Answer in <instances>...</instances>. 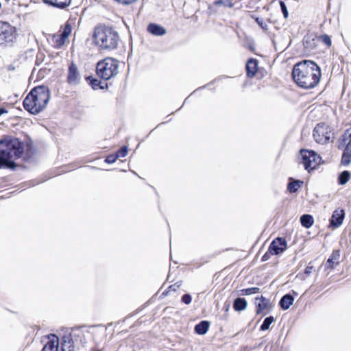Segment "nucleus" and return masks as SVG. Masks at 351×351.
<instances>
[{"mask_svg": "<svg viewBox=\"0 0 351 351\" xmlns=\"http://www.w3.org/2000/svg\"><path fill=\"white\" fill-rule=\"evenodd\" d=\"M287 47H280V50H281L282 51H283L285 49H287Z\"/></svg>", "mask_w": 351, "mask_h": 351, "instance_id": "41", "label": "nucleus"}, {"mask_svg": "<svg viewBox=\"0 0 351 351\" xmlns=\"http://www.w3.org/2000/svg\"><path fill=\"white\" fill-rule=\"evenodd\" d=\"M330 134L329 127L323 123H320L315 127L313 136L317 143L324 144L330 139Z\"/></svg>", "mask_w": 351, "mask_h": 351, "instance_id": "10", "label": "nucleus"}, {"mask_svg": "<svg viewBox=\"0 0 351 351\" xmlns=\"http://www.w3.org/2000/svg\"><path fill=\"white\" fill-rule=\"evenodd\" d=\"M242 295H250L252 294L258 293L261 292V289L259 287H251L243 289L241 290Z\"/></svg>", "mask_w": 351, "mask_h": 351, "instance_id": "28", "label": "nucleus"}, {"mask_svg": "<svg viewBox=\"0 0 351 351\" xmlns=\"http://www.w3.org/2000/svg\"><path fill=\"white\" fill-rule=\"evenodd\" d=\"M258 69V61L256 59H250L246 64V73L247 75L252 77L255 75Z\"/></svg>", "mask_w": 351, "mask_h": 351, "instance_id": "18", "label": "nucleus"}, {"mask_svg": "<svg viewBox=\"0 0 351 351\" xmlns=\"http://www.w3.org/2000/svg\"><path fill=\"white\" fill-rule=\"evenodd\" d=\"M72 32V27L69 23L61 26L59 32L52 36L51 41L56 48H61L67 40Z\"/></svg>", "mask_w": 351, "mask_h": 351, "instance_id": "9", "label": "nucleus"}, {"mask_svg": "<svg viewBox=\"0 0 351 351\" xmlns=\"http://www.w3.org/2000/svg\"><path fill=\"white\" fill-rule=\"evenodd\" d=\"M117 160V156H116V154H110L106 158L105 162L108 164H112L114 163Z\"/></svg>", "mask_w": 351, "mask_h": 351, "instance_id": "34", "label": "nucleus"}, {"mask_svg": "<svg viewBox=\"0 0 351 351\" xmlns=\"http://www.w3.org/2000/svg\"><path fill=\"white\" fill-rule=\"evenodd\" d=\"M274 322V318L273 316H269L267 317H266L264 321H263V323L262 324V325L260 327V330L261 331H264V330H266L267 329H269L270 325Z\"/></svg>", "mask_w": 351, "mask_h": 351, "instance_id": "29", "label": "nucleus"}, {"mask_svg": "<svg viewBox=\"0 0 351 351\" xmlns=\"http://www.w3.org/2000/svg\"><path fill=\"white\" fill-rule=\"evenodd\" d=\"M287 249L285 239L278 237L274 239L269 247V252L272 255H278L282 253Z\"/></svg>", "mask_w": 351, "mask_h": 351, "instance_id": "11", "label": "nucleus"}, {"mask_svg": "<svg viewBox=\"0 0 351 351\" xmlns=\"http://www.w3.org/2000/svg\"><path fill=\"white\" fill-rule=\"evenodd\" d=\"M119 62L112 58H106L97 62V75L104 80H109L119 73Z\"/></svg>", "mask_w": 351, "mask_h": 351, "instance_id": "5", "label": "nucleus"}, {"mask_svg": "<svg viewBox=\"0 0 351 351\" xmlns=\"http://www.w3.org/2000/svg\"><path fill=\"white\" fill-rule=\"evenodd\" d=\"M50 99V91L47 86L34 88L23 101L24 108L32 114L43 111Z\"/></svg>", "mask_w": 351, "mask_h": 351, "instance_id": "4", "label": "nucleus"}, {"mask_svg": "<svg viewBox=\"0 0 351 351\" xmlns=\"http://www.w3.org/2000/svg\"><path fill=\"white\" fill-rule=\"evenodd\" d=\"M209 326L210 323L208 321H201L195 326V332L198 335H205L209 328Z\"/></svg>", "mask_w": 351, "mask_h": 351, "instance_id": "22", "label": "nucleus"}, {"mask_svg": "<svg viewBox=\"0 0 351 351\" xmlns=\"http://www.w3.org/2000/svg\"><path fill=\"white\" fill-rule=\"evenodd\" d=\"M16 35V28L10 23H0V45L12 43Z\"/></svg>", "mask_w": 351, "mask_h": 351, "instance_id": "8", "label": "nucleus"}, {"mask_svg": "<svg viewBox=\"0 0 351 351\" xmlns=\"http://www.w3.org/2000/svg\"><path fill=\"white\" fill-rule=\"evenodd\" d=\"M300 223H301L302 226L306 228H311L314 223V219H313V216L311 215H308V214L302 215L300 217Z\"/></svg>", "mask_w": 351, "mask_h": 351, "instance_id": "24", "label": "nucleus"}, {"mask_svg": "<svg viewBox=\"0 0 351 351\" xmlns=\"http://www.w3.org/2000/svg\"><path fill=\"white\" fill-rule=\"evenodd\" d=\"M256 313L261 314L266 309H269L271 306L270 302L266 298L261 296L255 298Z\"/></svg>", "mask_w": 351, "mask_h": 351, "instance_id": "14", "label": "nucleus"}, {"mask_svg": "<svg viewBox=\"0 0 351 351\" xmlns=\"http://www.w3.org/2000/svg\"><path fill=\"white\" fill-rule=\"evenodd\" d=\"M345 212L343 209H336L331 217L330 225L335 228L340 226L343 221Z\"/></svg>", "mask_w": 351, "mask_h": 351, "instance_id": "15", "label": "nucleus"}, {"mask_svg": "<svg viewBox=\"0 0 351 351\" xmlns=\"http://www.w3.org/2000/svg\"><path fill=\"white\" fill-rule=\"evenodd\" d=\"M259 26L265 31L267 30V23H258Z\"/></svg>", "mask_w": 351, "mask_h": 351, "instance_id": "38", "label": "nucleus"}, {"mask_svg": "<svg viewBox=\"0 0 351 351\" xmlns=\"http://www.w3.org/2000/svg\"><path fill=\"white\" fill-rule=\"evenodd\" d=\"M303 183L300 180H293L288 184L287 189L291 193H295Z\"/></svg>", "mask_w": 351, "mask_h": 351, "instance_id": "27", "label": "nucleus"}, {"mask_svg": "<svg viewBox=\"0 0 351 351\" xmlns=\"http://www.w3.org/2000/svg\"><path fill=\"white\" fill-rule=\"evenodd\" d=\"M269 254L266 253L262 257V261H267L269 259Z\"/></svg>", "mask_w": 351, "mask_h": 351, "instance_id": "39", "label": "nucleus"}, {"mask_svg": "<svg viewBox=\"0 0 351 351\" xmlns=\"http://www.w3.org/2000/svg\"><path fill=\"white\" fill-rule=\"evenodd\" d=\"M79 330L72 333L64 335L60 339V349L62 351H75L79 348L78 338L81 335Z\"/></svg>", "mask_w": 351, "mask_h": 351, "instance_id": "7", "label": "nucleus"}, {"mask_svg": "<svg viewBox=\"0 0 351 351\" xmlns=\"http://www.w3.org/2000/svg\"><path fill=\"white\" fill-rule=\"evenodd\" d=\"M292 77L299 86L312 88L319 82L321 69L313 61L305 60L294 65Z\"/></svg>", "mask_w": 351, "mask_h": 351, "instance_id": "1", "label": "nucleus"}, {"mask_svg": "<svg viewBox=\"0 0 351 351\" xmlns=\"http://www.w3.org/2000/svg\"><path fill=\"white\" fill-rule=\"evenodd\" d=\"M44 3L49 5L64 9L71 3V0H43Z\"/></svg>", "mask_w": 351, "mask_h": 351, "instance_id": "21", "label": "nucleus"}, {"mask_svg": "<svg viewBox=\"0 0 351 351\" xmlns=\"http://www.w3.org/2000/svg\"><path fill=\"white\" fill-rule=\"evenodd\" d=\"M314 267L313 266H307L304 269V274L307 276L310 275L313 271Z\"/></svg>", "mask_w": 351, "mask_h": 351, "instance_id": "37", "label": "nucleus"}, {"mask_svg": "<svg viewBox=\"0 0 351 351\" xmlns=\"http://www.w3.org/2000/svg\"><path fill=\"white\" fill-rule=\"evenodd\" d=\"M93 38L99 49L106 51L117 49L121 41L119 33L112 27L106 25L95 27Z\"/></svg>", "mask_w": 351, "mask_h": 351, "instance_id": "3", "label": "nucleus"}, {"mask_svg": "<svg viewBox=\"0 0 351 351\" xmlns=\"http://www.w3.org/2000/svg\"><path fill=\"white\" fill-rule=\"evenodd\" d=\"M294 298L289 293L285 294L282 297L279 302L280 306L283 310H287L293 304Z\"/></svg>", "mask_w": 351, "mask_h": 351, "instance_id": "20", "label": "nucleus"}, {"mask_svg": "<svg viewBox=\"0 0 351 351\" xmlns=\"http://www.w3.org/2000/svg\"><path fill=\"white\" fill-rule=\"evenodd\" d=\"M273 43H274V45H276V40H273Z\"/></svg>", "mask_w": 351, "mask_h": 351, "instance_id": "43", "label": "nucleus"}, {"mask_svg": "<svg viewBox=\"0 0 351 351\" xmlns=\"http://www.w3.org/2000/svg\"><path fill=\"white\" fill-rule=\"evenodd\" d=\"M247 302L245 298H237L233 303V308L236 311H241L247 308Z\"/></svg>", "mask_w": 351, "mask_h": 351, "instance_id": "23", "label": "nucleus"}, {"mask_svg": "<svg viewBox=\"0 0 351 351\" xmlns=\"http://www.w3.org/2000/svg\"><path fill=\"white\" fill-rule=\"evenodd\" d=\"M280 8H281V11L283 14V16L285 19H287L289 16V12H288V10L287 8V6H286V4L284 1H280Z\"/></svg>", "mask_w": 351, "mask_h": 351, "instance_id": "33", "label": "nucleus"}, {"mask_svg": "<svg viewBox=\"0 0 351 351\" xmlns=\"http://www.w3.org/2000/svg\"><path fill=\"white\" fill-rule=\"evenodd\" d=\"M350 178V173L348 171H343L338 177V183L340 185L346 184Z\"/></svg>", "mask_w": 351, "mask_h": 351, "instance_id": "26", "label": "nucleus"}, {"mask_svg": "<svg viewBox=\"0 0 351 351\" xmlns=\"http://www.w3.org/2000/svg\"><path fill=\"white\" fill-rule=\"evenodd\" d=\"M256 23L260 22L258 18L256 19Z\"/></svg>", "mask_w": 351, "mask_h": 351, "instance_id": "42", "label": "nucleus"}, {"mask_svg": "<svg viewBox=\"0 0 351 351\" xmlns=\"http://www.w3.org/2000/svg\"><path fill=\"white\" fill-rule=\"evenodd\" d=\"M24 152V145L18 138L6 136L0 140V169H14L15 160L21 157Z\"/></svg>", "mask_w": 351, "mask_h": 351, "instance_id": "2", "label": "nucleus"}, {"mask_svg": "<svg viewBox=\"0 0 351 351\" xmlns=\"http://www.w3.org/2000/svg\"><path fill=\"white\" fill-rule=\"evenodd\" d=\"M86 80L88 81L89 84L94 90L104 88V86L102 85L103 83L98 79L88 76L86 77Z\"/></svg>", "mask_w": 351, "mask_h": 351, "instance_id": "25", "label": "nucleus"}, {"mask_svg": "<svg viewBox=\"0 0 351 351\" xmlns=\"http://www.w3.org/2000/svg\"><path fill=\"white\" fill-rule=\"evenodd\" d=\"M8 111L6 110L5 108H0V116H1L2 114H5V113H7Z\"/></svg>", "mask_w": 351, "mask_h": 351, "instance_id": "40", "label": "nucleus"}, {"mask_svg": "<svg viewBox=\"0 0 351 351\" xmlns=\"http://www.w3.org/2000/svg\"><path fill=\"white\" fill-rule=\"evenodd\" d=\"M181 300L183 303L189 304L192 301V298L190 294L186 293L182 295Z\"/></svg>", "mask_w": 351, "mask_h": 351, "instance_id": "35", "label": "nucleus"}, {"mask_svg": "<svg viewBox=\"0 0 351 351\" xmlns=\"http://www.w3.org/2000/svg\"><path fill=\"white\" fill-rule=\"evenodd\" d=\"M147 31L154 36H162L166 34L167 31L165 27L157 23H149Z\"/></svg>", "mask_w": 351, "mask_h": 351, "instance_id": "17", "label": "nucleus"}, {"mask_svg": "<svg viewBox=\"0 0 351 351\" xmlns=\"http://www.w3.org/2000/svg\"><path fill=\"white\" fill-rule=\"evenodd\" d=\"M48 341L44 346L41 351H58L60 343L59 338L57 335L51 334L48 336Z\"/></svg>", "mask_w": 351, "mask_h": 351, "instance_id": "13", "label": "nucleus"}, {"mask_svg": "<svg viewBox=\"0 0 351 351\" xmlns=\"http://www.w3.org/2000/svg\"><path fill=\"white\" fill-rule=\"evenodd\" d=\"M180 285H181L180 282H176L175 284L169 286V289L176 291L177 290V289H178L180 287Z\"/></svg>", "mask_w": 351, "mask_h": 351, "instance_id": "36", "label": "nucleus"}, {"mask_svg": "<svg viewBox=\"0 0 351 351\" xmlns=\"http://www.w3.org/2000/svg\"><path fill=\"white\" fill-rule=\"evenodd\" d=\"M128 154V147L126 146L121 147L116 153L118 158H123Z\"/></svg>", "mask_w": 351, "mask_h": 351, "instance_id": "31", "label": "nucleus"}, {"mask_svg": "<svg viewBox=\"0 0 351 351\" xmlns=\"http://www.w3.org/2000/svg\"><path fill=\"white\" fill-rule=\"evenodd\" d=\"M341 165L348 166L351 162V139L347 143L341 157Z\"/></svg>", "mask_w": 351, "mask_h": 351, "instance_id": "19", "label": "nucleus"}, {"mask_svg": "<svg viewBox=\"0 0 351 351\" xmlns=\"http://www.w3.org/2000/svg\"><path fill=\"white\" fill-rule=\"evenodd\" d=\"M340 252L334 250L325 264V269H332L339 264Z\"/></svg>", "mask_w": 351, "mask_h": 351, "instance_id": "16", "label": "nucleus"}, {"mask_svg": "<svg viewBox=\"0 0 351 351\" xmlns=\"http://www.w3.org/2000/svg\"><path fill=\"white\" fill-rule=\"evenodd\" d=\"M300 155L304 169L308 172L315 169L321 160V157L312 150L301 149Z\"/></svg>", "mask_w": 351, "mask_h": 351, "instance_id": "6", "label": "nucleus"}, {"mask_svg": "<svg viewBox=\"0 0 351 351\" xmlns=\"http://www.w3.org/2000/svg\"><path fill=\"white\" fill-rule=\"evenodd\" d=\"M81 80V75L80 74L77 65L72 62L68 69L67 75V82L70 85L75 86L79 84Z\"/></svg>", "mask_w": 351, "mask_h": 351, "instance_id": "12", "label": "nucleus"}, {"mask_svg": "<svg viewBox=\"0 0 351 351\" xmlns=\"http://www.w3.org/2000/svg\"><path fill=\"white\" fill-rule=\"evenodd\" d=\"M318 39L326 45L328 47L331 46V39L327 34H322L318 37Z\"/></svg>", "mask_w": 351, "mask_h": 351, "instance_id": "30", "label": "nucleus"}, {"mask_svg": "<svg viewBox=\"0 0 351 351\" xmlns=\"http://www.w3.org/2000/svg\"><path fill=\"white\" fill-rule=\"evenodd\" d=\"M216 5H222L224 7L232 8L233 3L231 0H219L215 1Z\"/></svg>", "mask_w": 351, "mask_h": 351, "instance_id": "32", "label": "nucleus"}]
</instances>
